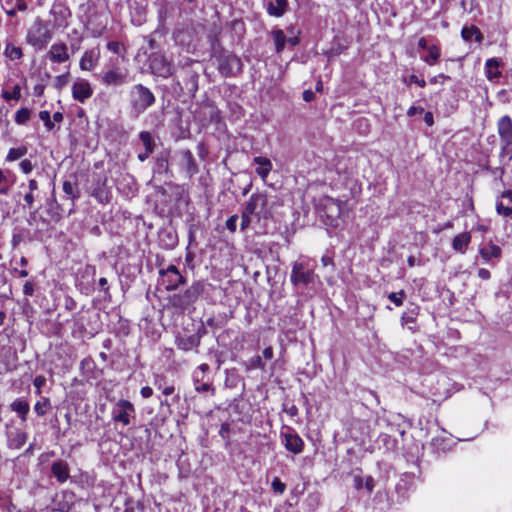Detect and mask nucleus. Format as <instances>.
Wrapping results in <instances>:
<instances>
[{
	"label": "nucleus",
	"mask_w": 512,
	"mask_h": 512,
	"mask_svg": "<svg viewBox=\"0 0 512 512\" xmlns=\"http://www.w3.org/2000/svg\"><path fill=\"white\" fill-rule=\"evenodd\" d=\"M129 112L131 117L138 118L156 102L154 93L143 84H135L129 90Z\"/></svg>",
	"instance_id": "nucleus-1"
},
{
	"label": "nucleus",
	"mask_w": 512,
	"mask_h": 512,
	"mask_svg": "<svg viewBox=\"0 0 512 512\" xmlns=\"http://www.w3.org/2000/svg\"><path fill=\"white\" fill-rule=\"evenodd\" d=\"M497 133L500 139V161L510 162L512 160V118L509 115L498 119Z\"/></svg>",
	"instance_id": "nucleus-2"
},
{
	"label": "nucleus",
	"mask_w": 512,
	"mask_h": 512,
	"mask_svg": "<svg viewBox=\"0 0 512 512\" xmlns=\"http://www.w3.org/2000/svg\"><path fill=\"white\" fill-rule=\"evenodd\" d=\"M52 39V32L47 23L37 18L27 32L26 42L37 50L44 49Z\"/></svg>",
	"instance_id": "nucleus-3"
},
{
	"label": "nucleus",
	"mask_w": 512,
	"mask_h": 512,
	"mask_svg": "<svg viewBox=\"0 0 512 512\" xmlns=\"http://www.w3.org/2000/svg\"><path fill=\"white\" fill-rule=\"evenodd\" d=\"M244 208L258 221L272 217V206L269 204L267 194L263 192L253 193Z\"/></svg>",
	"instance_id": "nucleus-4"
},
{
	"label": "nucleus",
	"mask_w": 512,
	"mask_h": 512,
	"mask_svg": "<svg viewBox=\"0 0 512 512\" xmlns=\"http://www.w3.org/2000/svg\"><path fill=\"white\" fill-rule=\"evenodd\" d=\"M215 57L218 71L224 77L236 76L243 69L241 59L233 53L221 51Z\"/></svg>",
	"instance_id": "nucleus-5"
},
{
	"label": "nucleus",
	"mask_w": 512,
	"mask_h": 512,
	"mask_svg": "<svg viewBox=\"0 0 512 512\" xmlns=\"http://www.w3.org/2000/svg\"><path fill=\"white\" fill-rule=\"evenodd\" d=\"M195 63V61L187 59L181 68L183 86H181L180 81L176 83L181 90H185L191 96H194L198 91L199 72L193 68Z\"/></svg>",
	"instance_id": "nucleus-6"
},
{
	"label": "nucleus",
	"mask_w": 512,
	"mask_h": 512,
	"mask_svg": "<svg viewBox=\"0 0 512 512\" xmlns=\"http://www.w3.org/2000/svg\"><path fill=\"white\" fill-rule=\"evenodd\" d=\"M202 293V287L200 284H193L188 289H186L183 293L174 294L169 298V302L171 305L184 311L188 306L195 303L196 300Z\"/></svg>",
	"instance_id": "nucleus-7"
},
{
	"label": "nucleus",
	"mask_w": 512,
	"mask_h": 512,
	"mask_svg": "<svg viewBox=\"0 0 512 512\" xmlns=\"http://www.w3.org/2000/svg\"><path fill=\"white\" fill-rule=\"evenodd\" d=\"M315 273L308 264L296 261L292 264L290 281L294 286L309 285L315 280Z\"/></svg>",
	"instance_id": "nucleus-8"
},
{
	"label": "nucleus",
	"mask_w": 512,
	"mask_h": 512,
	"mask_svg": "<svg viewBox=\"0 0 512 512\" xmlns=\"http://www.w3.org/2000/svg\"><path fill=\"white\" fill-rule=\"evenodd\" d=\"M175 157L180 170L187 178H192L199 171L195 157L189 149H182L176 152Z\"/></svg>",
	"instance_id": "nucleus-9"
},
{
	"label": "nucleus",
	"mask_w": 512,
	"mask_h": 512,
	"mask_svg": "<svg viewBox=\"0 0 512 512\" xmlns=\"http://www.w3.org/2000/svg\"><path fill=\"white\" fill-rule=\"evenodd\" d=\"M149 68L158 77L168 78L173 75L172 63L162 54L154 53L150 56Z\"/></svg>",
	"instance_id": "nucleus-10"
},
{
	"label": "nucleus",
	"mask_w": 512,
	"mask_h": 512,
	"mask_svg": "<svg viewBox=\"0 0 512 512\" xmlns=\"http://www.w3.org/2000/svg\"><path fill=\"white\" fill-rule=\"evenodd\" d=\"M159 275L161 277L162 284L165 286L167 291L176 290L186 281L175 265H169L165 269L161 268L159 270Z\"/></svg>",
	"instance_id": "nucleus-11"
},
{
	"label": "nucleus",
	"mask_w": 512,
	"mask_h": 512,
	"mask_svg": "<svg viewBox=\"0 0 512 512\" xmlns=\"http://www.w3.org/2000/svg\"><path fill=\"white\" fill-rule=\"evenodd\" d=\"M135 418L134 405L125 399H120L112 410V419L127 426Z\"/></svg>",
	"instance_id": "nucleus-12"
},
{
	"label": "nucleus",
	"mask_w": 512,
	"mask_h": 512,
	"mask_svg": "<svg viewBox=\"0 0 512 512\" xmlns=\"http://www.w3.org/2000/svg\"><path fill=\"white\" fill-rule=\"evenodd\" d=\"M50 13L54 18L53 21L55 27L66 28L68 26L71 11L67 6L66 0H54Z\"/></svg>",
	"instance_id": "nucleus-13"
},
{
	"label": "nucleus",
	"mask_w": 512,
	"mask_h": 512,
	"mask_svg": "<svg viewBox=\"0 0 512 512\" xmlns=\"http://www.w3.org/2000/svg\"><path fill=\"white\" fill-rule=\"evenodd\" d=\"M100 80L106 86H121L128 82V71L125 68H112L104 72Z\"/></svg>",
	"instance_id": "nucleus-14"
},
{
	"label": "nucleus",
	"mask_w": 512,
	"mask_h": 512,
	"mask_svg": "<svg viewBox=\"0 0 512 512\" xmlns=\"http://www.w3.org/2000/svg\"><path fill=\"white\" fill-rule=\"evenodd\" d=\"M202 335L199 333H194L191 335H185L181 333H177L175 336V346L177 349L188 352L191 350H197L200 346Z\"/></svg>",
	"instance_id": "nucleus-15"
},
{
	"label": "nucleus",
	"mask_w": 512,
	"mask_h": 512,
	"mask_svg": "<svg viewBox=\"0 0 512 512\" xmlns=\"http://www.w3.org/2000/svg\"><path fill=\"white\" fill-rule=\"evenodd\" d=\"M93 95V89L88 80L78 78L72 85V97L80 102L84 103Z\"/></svg>",
	"instance_id": "nucleus-16"
},
{
	"label": "nucleus",
	"mask_w": 512,
	"mask_h": 512,
	"mask_svg": "<svg viewBox=\"0 0 512 512\" xmlns=\"http://www.w3.org/2000/svg\"><path fill=\"white\" fill-rule=\"evenodd\" d=\"M46 57L52 62L56 64H62L70 59V54L68 52V45L64 42H56L51 45L48 50Z\"/></svg>",
	"instance_id": "nucleus-17"
},
{
	"label": "nucleus",
	"mask_w": 512,
	"mask_h": 512,
	"mask_svg": "<svg viewBox=\"0 0 512 512\" xmlns=\"http://www.w3.org/2000/svg\"><path fill=\"white\" fill-rule=\"evenodd\" d=\"M281 437L283 439V444L288 451L294 454L302 453L304 442L295 431L289 428L287 432L281 433Z\"/></svg>",
	"instance_id": "nucleus-18"
},
{
	"label": "nucleus",
	"mask_w": 512,
	"mask_h": 512,
	"mask_svg": "<svg viewBox=\"0 0 512 512\" xmlns=\"http://www.w3.org/2000/svg\"><path fill=\"white\" fill-rule=\"evenodd\" d=\"M512 190L502 192L500 199L496 201V211L504 217L512 216Z\"/></svg>",
	"instance_id": "nucleus-19"
},
{
	"label": "nucleus",
	"mask_w": 512,
	"mask_h": 512,
	"mask_svg": "<svg viewBox=\"0 0 512 512\" xmlns=\"http://www.w3.org/2000/svg\"><path fill=\"white\" fill-rule=\"evenodd\" d=\"M51 475L56 478L59 483L66 482L70 477L69 464L64 460H57L51 464Z\"/></svg>",
	"instance_id": "nucleus-20"
},
{
	"label": "nucleus",
	"mask_w": 512,
	"mask_h": 512,
	"mask_svg": "<svg viewBox=\"0 0 512 512\" xmlns=\"http://www.w3.org/2000/svg\"><path fill=\"white\" fill-rule=\"evenodd\" d=\"M99 57L100 52L98 49H90L85 51L79 62L80 69L83 71L93 70L98 63Z\"/></svg>",
	"instance_id": "nucleus-21"
},
{
	"label": "nucleus",
	"mask_w": 512,
	"mask_h": 512,
	"mask_svg": "<svg viewBox=\"0 0 512 512\" xmlns=\"http://www.w3.org/2000/svg\"><path fill=\"white\" fill-rule=\"evenodd\" d=\"M479 254L481 255L484 261L494 265L493 260L500 259L502 255V249L498 245L490 242L488 245L481 247L479 249Z\"/></svg>",
	"instance_id": "nucleus-22"
},
{
	"label": "nucleus",
	"mask_w": 512,
	"mask_h": 512,
	"mask_svg": "<svg viewBox=\"0 0 512 512\" xmlns=\"http://www.w3.org/2000/svg\"><path fill=\"white\" fill-rule=\"evenodd\" d=\"M501 61L497 58H490L485 62V75L490 82L496 83L502 73L499 70Z\"/></svg>",
	"instance_id": "nucleus-23"
},
{
	"label": "nucleus",
	"mask_w": 512,
	"mask_h": 512,
	"mask_svg": "<svg viewBox=\"0 0 512 512\" xmlns=\"http://www.w3.org/2000/svg\"><path fill=\"white\" fill-rule=\"evenodd\" d=\"M200 373V371L193 372V382L195 390L201 394L210 393L211 395H214L215 389L212 386L211 382L208 379L206 380V378H202V376H200Z\"/></svg>",
	"instance_id": "nucleus-24"
},
{
	"label": "nucleus",
	"mask_w": 512,
	"mask_h": 512,
	"mask_svg": "<svg viewBox=\"0 0 512 512\" xmlns=\"http://www.w3.org/2000/svg\"><path fill=\"white\" fill-rule=\"evenodd\" d=\"M253 163L257 165L256 173L261 177L262 180H266L273 168L270 159L262 156H256L253 159Z\"/></svg>",
	"instance_id": "nucleus-25"
},
{
	"label": "nucleus",
	"mask_w": 512,
	"mask_h": 512,
	"mask_svg": "<svg viewBox=\"0 0 512 512\" xmlns=\"http://www.w3.org/2000/svg\"><path fill=\"white\" fill-rule=\"evenodd\" d=\"M471 242V235L469 232H463L456 235L452 240V248L461 254H464Z\"/></svg>",
	"instance_id": "nucleus-26"
},
{
	"label": "nucleus",
	"mask_w": 512,
	"mask_h": 512,
	"mask_svg": "<svg viewBox=\"0 0 512 512\" xmlns=\"http://www.w3.org/2000/svg\"><path fill=\"white\" fill-rule=\"evenodd\" d=\"M27 435L20 429L8 433V446L12 449H20L26 442Z\"/></svg>",
	"instance_id": "nucleus-27"
},
{
	"label": "nucleus",
	"mask_w": 512,
	"mask_h": 512,
	"mask_svg": "<svg viewBox=\"0 0 512 512\" xmlns=\"http://www.w3.org/2000/svg\"><path fill=\"white\" fill-rule=\"evenodd\" d=\"M288 7V0H275L267 3V13L270 16L281 17Z\"/></svg>",
	"instance_id": "nucleus-28"
},
{
	"label": "nucleus",
	"mask_w": 512,
	"mask_h": 512,
	"mask_svg": "<svg viewBox=\"0 0 512 512\" xmlns=\"http://www.w3.org/2000/svg\"><path fill=\"white\" fill-rule=\"evenodd\" d=\"M10 409L17 413L20 419L25 422L30 410L29 403L22 399H16L10 404Z\"/></svg>",
	"instance_id": "nucleus-29"
},
{
	"label": "nucleus",
	"mask_w": 512,
	"mask_h": 512,
	"mask_svg": "<svg viewBox=\"0 0 512 512\" xmlns=\"http://www.w3.org/2000/svg\"><path fill=\"white\" fill-rule=\"evenodd\" d=\"M271 36L274 41L276 52L281 53L285 48V44L287 43V37L285 33L281 29H275L271 32Z\"/></svg>",
	"instance_id": "nucleus-30"
},
{
	"label": "nucleus",
	"mask_w": 512,
	"mask_h": 512,
	"mask_svg": "<svg viewBox=\"0 0 512 512\" xmlns=\"http://www.w3.org/2000/svg\"><path fill=\"white\" fill-rule=\"evenodd\" d=\"M4 55L12 61L20 60L23 57L22 48L8 42L5 45Z\"/></svg>",
	"instance_id": "nucleus-31"
},
{
	"label": "nucleus",
	"mask_w": 512,
	"mask_h": 512,
	"mask_svg": "<svg viewBox=\"0 0 512 512\" xmlns=\"http://www.w3.org/2000/svg\"><path fill=\"white\" fill-rule=\"evenodd\" d=\"M461 35L465 41H471L474 38L477 42H480L483 38L480 30L475 26L463 27Z\"/></svg>",
	"instance_id": "nucleus-32"
},
{
	"label": "nucleus",
	"mask_w": 512,
	"mask_h": 512,
	"mask_svg": "<svg viewBox=\"0 0 512 512\" xmlns=\"http://www.w3.org/2000/svg\"><path fill=\"white\" fill-rule=\"evenodd\" d=\"M160 240L166 249H172L176 246L177 235L172 231H164L160 234Z\"/></svg>",
	"instance_id": "nucleus-33"
},
{
	"label": "nucleus",
	"mask_w": 512,
	"mask_h": 512,
	"mask_svg": "<svg viewBox=\"0 0 512 512\" xmlns=\"http://www.w3.org/2000/svg\"><path fill=\"white\" fill-rule=\"evenodd\" d=\"M450 439L447 437H434L431 440V446L435 451L446 452L449 449Z\"/></svg>",
	"instance_id": "nucleus-34"
},
{
	"label": "nucleus",
	"mask_w": 512,
	"mask_h": 512,
	"mask_svg": "<svg viewBox=\"0 0 512 512\" xmlns=\"http://www.w3.org/2000/svg\"><path fill=\"white\" fill-rule=\"evenodd\" d=\"M427 50H428V55L423 57V60L428 65H434L440 58V48L438 45H431V46H429V48Z\"/></svg>",
	"instance_id": "nucleus-35"
},
{
	"label": "nucleus",
	"mask_w": 512,
	"mask_h": 512,
	"mask_svg": "<svg viewBox=\"0 0 512 512\" xmlns=\"http://www.w3.org/2000/svg\"><path fill=\"white\" fill-rule=\"evenodd\" d=\"M139 138H140L141 142L143 143L145 150L148 153H153L155 144H154L151 133L148 131H142L139 134Z\"/></svg>",
	"instance_id": "nucleus-36"
},
{
	"label": "nucleus",
	"mask_w": 512,
	"mask_h": 512,
	"mask_svg": "<svg viewBox=\"0 0 512 512\" xmlns=\"http://www.w3.org/2000/svg\"><path fill=\"white\" fill-rule=\"evenodd\" d=\"M28 152V149L26 146H20L16 148H11L7 154L6 160L7 161H16L20 159L21 157L25 156Z\"/></svg>",
	"instance_id": "nucleus-37"
},
{
	"label": "nucleus",
	"mask_w": 512,
	"mask_h": 512,
	"mask_svg": "<svg viewBox=\"0 0 512 512\" xmlns=\"http://www.w3.org/2000/svg\"><path fill=\"white\" fill-rule=\"evenodd\" d=\"M63 191L67 196H69L72 199V201H75L80 197V192L77 186L71 183L70 181H64Z\"/></svg>",
	"instance_id": "nucleus-38"
},
{
	"label": "nucleus",
	"mask_w": 512,
	"mask_h": 512,
	"mask_svg": "<svg viewBox=\"0 0 512 512\" xmlns=\"http://www.w3.org/2000/svg\"><path fill=\"white\" fill-rule=\"evenodd\" d=\"M31 112L28 108H21L15 113V122L24 125L29 120Z\"/></svg>",
	"instance_id": "nucleus-39"
},
{
	"label": "nucleus",
	"mask_w": 512,
	"mask_h": 512,
	"mask_svg": "<svg viewBox=\"0 0 512 512\" xmlns=\"http://www.w3.org/2000/svg\"><path fill=\"white\" fill-rule=\"evenodd\" d=\"M2 97L6 100V101H10V100H16L18 101L21 97V88H20V85L16 84L14 85L13 89L11 92L9 91H3L2 92Z\"/></svg>",
	"instance_id": "nucleus-40"
},
{
	"label": "nucleus",
	"mask_w": 512,
	"mask_h": 512,
	"mask_svg": "<svg viewBox=\"0 0 512 512\" xmlns=\"http://www.w3.org/2000/svg\"><path fill=\"white\" fill-rule=\"evenodd\" d=\"M72 33L76 35V38L71 40L68 46V51L70 50L72 54H75L80 50L83 38L81 35H79L76 29H74Z\"/></svg>",
	"instance_id": "nucleus-41"
},
{
	"label": "nucleus",
	"mask_w": 512,
	"mask_h": 512,
	"mask_svg": "<svg viewBox=\"0 0 512 512\" xmlns=\"http://www.w3.org/2000/svg\"><path fill=\"white\" fill-rule=\"evenodd\" d=\"M50 407L49 398H44L42 401L36 402L34 405V411L38 416H44L47 412V409Z\"/></svg>",
	"instance_id": "nucleus-42"
},
{
	"label": "nucleus",
	"mask_w": 512,
	"mask_h": 512,
	"mask_svg": "<svg viewBox=\"0 0 512 512\" xmlns=\"http://www.w3.org/2000/svg\"><path fill=\"white\" fill-rule=\"evenodd\" d=\"M2 6L16 7L19 11L24 12L28 6L25 0H1Z\"/></svg>",
	"instance_id": "nucleus-43"
},
{
	"label": "nucleus",
	"mask_w": 512,
	"mask_h": 512,
	"mask_svg": "<svg viewBox=\"0 0 512 512\" xmlns=\"http://www.w3.org/2000/svg\"><path fill=\"white\" fill-rule=\"evenodd\" d=\"M107 49L109 51L113 52L114 54H117V55H119L121 57H124L125 47L120 42H117V41H110V42H108L107 43Z\"/></svg>",
	"instance_id": "nucleus-44"
},
{
	"label": "nucleus",
	"mask_w": 512,
	"mask_h": 512,
	"mask_svg": "<svg viewBox=\"0 0 512 512\" xmlns=\"http://www.w3.org/2000/svg\"><path fill=\"white\" fill-rule=\"evenodd\" d=\"M405 297L406 294L403 290H400L399 292H392L388 295V299L396 306H401Z\"/></svg>",
	"instance_id": "nucleus-45"
},
{
	"label": "nucleus",
	"mask_w": 512,
	"mask_h": 512,
	"mask_svg": "<svg viewBox=\"0 0 512 512\" xmlns=\"http://www.w3.org/2000/svg\"><path fill=\"white\" fill-rule=\"evenodd\" d=\"M39 118L43 121L46 129L51 131L54 128V122L51 120L50 112L43 110L39 112Z\"/></svg>",
	"instance_id": "nucleus-46"
},
{
	"label": "nucleus",
	"mask_w": 512,
	"mask_h": 512,
	"mask_svg": "<svg viewBox=\"0 0 512 512\" xmlns=\"http://www.w3.org/2000/svg\"><path fill=\"white\" fill-rule=\"evenodd\" d=\"M69 82V73L58 75L55 77L54 86L56 89H63Z\"/></svg>",
	"instance_id": "nucleus-47"
},
{
	"label": "nucleus",
	"mask_w": 512,
	"mask_h": 512,
	"mask_svg": "<svg viewBox=\"0 0 512 512\" xmlns=\"http://www.w3.org/2000/svg\"><path fill=\"white\" fill-rule=\"evenodd\" d=\"M271 487L275 493L283 494L286 490V484L282 482L278 477H275L271 482Z\"/></svg>",
	"instance_id": "nucleus-48"
},
{
	"label": "nucleus",
	"mask_w": 512,
	"mask_h": 512,
	"mask_svg": "<svg viewBox=\"0 0 512 512\" xmlns=\"http://www.w3.org/2000/svg\"><path fill=\"white\" fill-rule=\"evenodd\" d=\"M252 215L250 213H247V209L244 208L243 211H242V214H241V224H240V228L242 231L246 230L251 221H252Z\"/></svg>",
	"instance_id": "nucleus-49"
},
{
	"label": "nucleus",
	"mask_w": 512,
	"mask_h": 512,
	"mask_svg": "<svg viewBox=\"0 0 512 512\" xmlns=\"http://www.w3.org/2000/svg\"><path fill=\"white\" fill-rule=\"evenodd\" d=\"M9 192L8 178L0 169V195H6Z\"/></svg>",
	"instance_id": "nucleus-50"
},
{
	"label": "nucleus",
	"mask_w": 512,
	"mask_h": 512,
	"mask_svg": "<svg viewBox=\"0 0 512 512\" xmlns=\"http://www.w3.org/2000/svg\"><path fill=\"white\" fill-rule=\"evenodd\" d=\"M326 208H327V210L330 213L329 217H332V218L339 217V215L341 213V208H340V205L338 203L332 201L330 203V205H328Z\"/></svg>",
	"instance_id": "nucleus-51"
},
{
	"label": "nucleus",
	"mask_w": 512,
	"mask_h": 512,
	"mask_svg": "<svg viewBox=\"0 0 512 512\" xmlns=\"http://www.w3.org/2000/svg\"><path fill=\"white\" fill-rule=\"evenodd\" d=\"M229 432H230V425L229 423L225 422L221 424L219 435L222 439L226 441V444H229Z\"/></svg>",
	"instance_id": "nucleus-52"
},
{
	"label": "nucleus",
	"mask_w": 512,
	"mask_h": 512,
	"mask_svg": "<svg viewBox=\"0 0 512 512\" xmlns=\"http://www.w3.org/2000/svg\"><path fill=\"white\" fill-rule=\"evenodd\" d=\"M237 221H238V215L237 214H234L232 216H230L227 220H226V228L230 231V232H235L236 231V227H237Z\"/></svg>",
	"instance_id": "nucleus-53"
},
{
	"label": "nucleus",
	"mask_w": 512,
	"mask_h": 512,
	"mask_svg": "<svg viewBox=\"0 0 512 512\" xmlns=\"http://www.w3.org/2000/svg\"><path fill=\"white\" fill-rule=\"evenodd\" d=\"M20 168L23 171V173L29 174L33 170V165L30 160L24 159L20 162Z\"/></svg>",
	"instance_id": "nucleus-54"
},
{
	"label": "nucleus",
	"mask_w": 512,
	"mask_h": 512,
	"mask_svg": "<svg viewBox=\"0 0 512 512\" xmlns=\"http://www.w3.org/2000/svg\"><path fill=\"white\" fill-rule=\"evenodd\" d=\"M34 282L33 281H26L23 286V293L25 296H32L34 294Z\"/></svg>",
	"instance_id": "nucleus-55"
},
{
	"label": "nucleus",
	"mask_w": 512,
	"mask_h": 512,
	"mask_svg": "<svg viewBox=\"0 0 512 512\" xmlns=\"http://www.w3.org/2000/svg\"><path fill=\"white\" fill-rule=\"evenodd\" d=\"M46 379L43 376H36L33 380V385L36 387V393H41V387L45 384Z\"/></svg>",
	"instance_id": "nucleus-56"
},
{
	"label": "nucleus",
	"mask_w": 512,
	"mask_h": 512,
	"mask_svg": "<svg viewBox=\"0 0 512 512\" xmlns=\"http://www.w3.org/2000/svg\"><path fill=\"white\" fill-rule=\"evenodd\" d=\"M251 368H264L263 361L260 356H256L251 359L250 361Z\"/></svg>",
	"instance_id": "nucleus-57"
},
{
	"label": "nucleus",
	"mask_w": 512,
	"mask_h": 512,
	"mask_svg": "<svg viewBox=\"0 0 512 512\" xmlns=\"http://www.w3.org/2000/svg\"><path fill=\"white\" fill-rule=\"evenodd\" d=\"M34 200H35V197H34V192H31V191H28L25 195H24V201L26 203V205L31 208L34 204Z\"/></svg>",
	"instance_id": "nucleus-58"
},
{
	"label": "nucleus",
	"mask_w": 512,
	"mask_h": 512,
	"mask_svg": "<svg viewBox=\"0 0 512 512\" xmlns=\"http://www.w3.org/2000/svg\"><path fill=\"white\" fill-rule=\"evenodd\" d=\"M365 488L371 493L375 487V481L372 476H367L364 483Z\"/></svg>",
	"instance_id": "nucleus-59"
},
{
	"label": "nucleus",
	"mask_w": 512,
	"mask_h": 512,
	"mask_svg": "<svg viewBox=\"0 0 512 512\" xmlns=\"http://www.w3.org/2000/svg\"><path fill=\"white\" fill-rule=\"evenodd\" d=\"M477 273H478V277L481 278L482 280H489L491 277L490 271L485 268L478 269Z\"/></svg>",
	"instance_id": "nucleus-60"
},
{
	"label": "nucleus",
	"mask_w": 512,
	"mask_h": 512,
	"mask_svg": "<svg viewBox=\"0 0 512 512\" xmlns=\"http://www.w3.org/2000/svg\"><path fill=\"white\" fill-rule=\"evenodd\" d=\"M140 394L143 398H149L153 395V389L149 386H144L141 388Z\"/></svg>",
	"instance_id": "nucleus-61"
},
{
	"label": "nucleus",
	"mask_w": 512,
	"mask_h": 512,
	"mask_svg": "<svg viewBox=\"0 0 512 512\" xmlns=\"http://www.w3.org/2000/svg\"><path fill=\"white\" fill-rule=\"evenodd\" d=\"M422 112H424V109L422 107L411 106L407 111V115L411 117V116H414V115H416L418 113H422Z\"/></svg>",
	"instance_id": "nucleus-62"
},
{
	"label": "nucleus",
	"mask_w": 512,
	"mask_h": 512,
	"mask_svg": "<svg viewBox=\"0 0 512 512\" xmlns=\"http://www.w3.org/2000/svg\"><path fill=\"white\" fill-rule=\"evenodd\" d=\"M315 98V93L312 90H305L303 92V100L306 102H311Z\"/></svg>",
	"instance_id": "nucleus-63"
},
{
	"label": "nucleus",
	"mask_w": 512,
	"mask_h": 512,
	"mask_svg": "<svg viewBox=\"0 0 512 512\" xmlns=\"http://www.w3.org/2000/svg\"><path fill=\"white\" fill-rule=\"evenodd\" d=\"M22 242V236L18 233L13 234L11 244L13 248H16Z\"/></svg>",
	"instance_id": "nucleus-64"
}]
</instances>
